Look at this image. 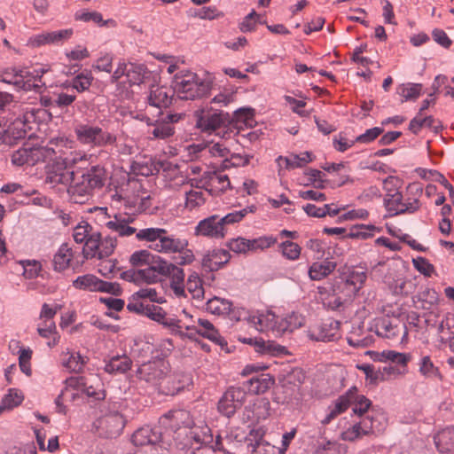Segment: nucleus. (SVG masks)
I'll list each match as a JSON object with an SVG mask.
<instances>
[{
  "label": "nucleus",
  "instance_id": "4c0bfd02",
  "mask_svg": "<svg viewBox=\"0 0 454 454\" xmlns=\"http://www.w3.org/2000/svg\"><path fill=\"white\" fill-rule=\"evenodd\" d=\"M336 268V263L330 261L314 262L309 269V277L311 280H321L330 275Z\"/></svg>",
  "mask_w": 454,
  "mask_h": 454
},
{
  "label": "nucleus",
  "instance_id": "338daca9",
  "mask_svg": "<svg viewBox=\"0 0 454 454\" xmlns=\"http://www.w3.org/2000/svg\"><path fill=\"white\" fill-rule=\"evenodd\" d=\"M277 241L278 239L273 236H262L257 239H250L251 251L269 248L277 243Z\"/></svg>",
  "mask_w": 454,
  "mask_h": 454
},
{
  "label": "nucleus",
  "instance_id": "9b49d317",
  "mask_svg": "<svg viewBox=\"0 0 454 454\" xmlns=\"http://www.w3.org/2000/svg\"><path fill=\"white\" fill-rule=\"evenodd\" d=\"M76 160L75 157L56 159L47 166L45 182L52 185H68L74 178V171L70 166L76 163Z\"/></svg>",
  "mask_w": 454,
  "mask_h": 454
},
{
  "label": "nucleus",
  "instance_id": "473e14b6",
  "mask_svg": "<svg viewBox=\"0 0 454 454\" xmlns=\"http://www.w3.org/2000/svg\"><path fill=\"white\" fill-rule=\"evenodd\" d=\"M363 230H370L374 231L375 227L373 225H356L350 229L348 232L345 228L341 227H325L323 232L328 235H343L344 237L355 239H367L371 236L370 233L364 231Z\"/></svg>",
  "mask_w": 454,
  "mask_h": 454
},
{
  "label": "nucleus",
  "instance_id": "7ed1b4c3",
  "mask_svg": "<svg viewBox=\"0 0 454 454\" xmlns=\"http://www.w3.org/2000/svg\"><path fill=\"white\" fill-rule=\"evenodd\" d=\"M106 173L104 167L95 165L81 172H74L67 192L74 203L82 204L92 196L94 190L105 185Z\"/></svg>",
  "mask_w": 454,
  "mask_h": 454
},
{
  "label": "nucleus",
  "instance_id": "bf43d9fd",
  "mask_svg": "<svg viewBox=\"0 0 454 454\" xmlns=\"http://www.w3.org/2000/svg\"><path fill=\"white\" fill-rule=\"evenodd\" d=\"M204 193L200 191L190 190L185 192V207L192 210L205 203Z\"/></svg>",
  "mask_w": 454,
  "mask_h": 454
},
{
  "label": "nucleus",
  "instance_id": "423d86ee",
  "mask_svg": "<svg viewBox=\"0 0 454 454\" xmlns=\"http://www.w3.org/2000/svg\"><path fill=\"white\" fill-rule=\"evenodd\" d=\"M149 264L153 269L157 282L168 278L170 280V288L175 295L177 297H184L185 295L184 272L182 268L157 254H154L153 259Z\"/></svg>",
  "mask_w": 454,
  "mask_h": 454
},
{
  "label": "nucleus",
  "instance_id": "680f3d73",
  "mask_svg": "<svg viewBox=\"0 0 454 454\" xmlns=\"http://www.w3.org/2000/svg\"><path fill=\"white\" fill-rule=\"evenodd\" d=\"M93 228L86 222H82L74 229L73 237L76 243H83L93 232Z\"/></svg>",
  "mask_w": 454,
  "mask_h": 454
},
{
  "label": "nucleus",
  "instance_id": "0e129e2a",
  "mask_svg": "<svg viewBox=\"0 0 454 454\" xmlns=\"http://www.w3.org/2000/svg\"><path fill=\"white\" fill-rule=\"evenodd\" d=\"M21 264L23 266V276L26 278L32 279L38 277L41 271V263L38 261L27 260L21 262Z\"/></svg>",
  "mask_w": 454,
  "mask_h": 454
},
{
  "label": "nucleus",
  "instance_id": "13d9d810",
  "mask_svg": "<svg viewBox=\"0 0 454 454\" xmlns=\"http://www.w3.org/2000/svg\"><path fill=\"white\" fill-rule=\"evenodd\" d=\"M189 15L192 17H198L201 20H215L223 16V13L218 11L215 6L203 7L200 10L190 11Z\"/></svg>",
  "mask_w": 454,
  "mask_h": 454
},
{
  "label": "nucleus",
  "instance_id": "3c124183",
  "mask_svg": "<svg viewBox=\"0 0 454 454\" xmlns=\"http://www.w3.org/2000/svg\"><path fill=\"white\" fill-rule=\"evenodd\" d=\"M93 379L96 381L95 384H90V380L86 378L85 386H83L82 388V393L95 400H103L106 397V394L102 388L100 380L97 376L93 377Z\"/></svg>",
  "mask_w": 454,
  "mask_h": 454
},
{
  "label": "nucleus",
  "instance_id": "79ce46f5",
  "mask_svg": "<svg viewBox=\"0 0 454 454\" xmlns=\"http://www.w3.org/2000/svg\"><path fill=\"white\" fill-rule=\"evenodd\" d=\"M24 399L20 391L15 388L9 389V393L5 395L0 404V414L5 411L12 410L19 406Z\"/></svg>",
  "mask_w": 454,
  "mask_h": 454
},
{
  "label": "nucleus",
  "instance_id": "4468645a",
  "mask_svg": "<svg viewBox=\"0 0 454 454\" xmlns=\"http://www.w3.org/2000/svg\"><path fill=\"white\" fill-rule=\"evenodd\" d=\"M247 391L241 387H229L220 398L217 409L227 418L232 417L240 409L246 400Z\"/></svg>",
  "mask_w": 454,
  "mask_h": 454
},
{
  "label": "nucleus",
  "instance_id": "4d7b16f0",
  "mask_svg": "<svg viewBox=\"0 0 454 454\" xmlns=\"http://www.w3.org/2000/svg\"><path fill=\"white\" fill-rule=\"evenodd\" d=\"M153 256L154 254L148 250H138L130 255L129 262L133 267H145L151 262Z\"/></svg>",
  "mask_w": 454,
  "mask_h": 454
},
{
  "label": "nucleus",
  "instance_id": "6e6d98bb",
  "mask_svg": "<svg viewBox=\"0 0 454 454\" xmlns=\"http://www.w3.org/2000/svg\"><path fill=\"white\" fill-rule=\"evenodd\" d=\"M279 249L284 257L290 261H295L300 257L301 247L293 241H284L279 245Z\"/></svg>",
  "mask_w": 454,
  "mask_h": 454
},
{
  "label": "nucleus",
  "instance_id": "393cba45",
  "mask_svg": "<svg viewBox=\"0 0 454 454\" xmlns=\"http://www.w3.org/2000/svg\"><path fill=\"white\" fill-rule=\"evenodd\" d=\"M133 222V218L130 216L115 215L113 219L107 221L105 225L110 231L116 232L120 237H129L135 234L137 239V233L142 230H137L134 227L129 226V223Z\"/></svg>",
  "mask_w": 454,
  "mask_h": 454
},
{
  "label": "nucleus",
  "instance_id": "f257e3e1",
  "mask_svg": "<svg viewBox=\"0 0 454 454\" xmlns=\"http://www.w3.org/2000/svg\"><path fill=\"white\" fill-rule=\"evenodd\" d=\"M165 434L172 437L174 444L179 450L193 449L195 450H212L213 451L223 450V438L221 434L214 439L209 427L199 420L194 426H182L176 428H165Z\"/></svg>",
  "mask_w": 454,
  "mask_h": 454
},
{
  "label": "nucleus",
  "instance_id": "0eeeda50",
  "mask_svg": "<svg viewBox=\"0 0 454 454\" xmlns=\"http://www.w3.org/2000/svg\"><path fill=\"white\" fill-rule=\"evenodd\" d=\"M77 141L90 147H105L116 143V136L99 126L79 123L74 127Z\"/></svg>",
  "mask_w": 454,
  "mask_h": 454
},
{
  "label": "nucleus",
  "instance_id": "dca6fc26",
  "mask_svg": "<svg viewBox=\"0 0 454 454\" xmlns=\"http://www.w3.org/2000/svg\"><path fill=\"white\" fill-rule=\"evenodd\" d=\"M74 34L72 28L43 31L40 34L31 36L28 44L32 47H41L44 45H61L71 38Z\"/></svg>",
  "mask_w": 454,
  "mask_h": 454
},
{
  "label": "nucleus",
  "instance_id": "69168bd1",
  "mask_svg": "<svg viewBox=\"0 0 454 454\" xmlns=\"http://www.w3.org/2000/svg\"><path fill=\"white\" fill-rule=\"evenodd\" d=\"M138 285H152L157 283L156 275L151 264L145 265L142 269H137Z\"/></svg>",
  "mask_w": 454,
  "mask_h": 454
},
{
  "label": "nucleus",
  "instance_id": "c756f323",
  "mask_svg": "<svg viewBox=\"0 0 454 454\" xmlns=\"http://www.w3.org/2000/svg\"><path fill=\"white\" fill-rule=\"evenodd\" d=\"M76 258L75 252L67 243H63L53 256V270L58 272L64 271L69 266L71 262Z\"/></svg>",
  "mask_w": 454,
  "mask_h": 454
},
{
  "label": "nucleus",
  "instance_id": "ea45409f",
  "mask_svg": "<svg viewBox=\"0 0 454 454\" xmlns=\"http://www.w3.org/2000/svg\"><path fill=\"white\" fill-rule=\"evenodd\" d=\"M64 356L67 357L62 361L63 366L74 372H81L88 361L87 357L78 352L67 351Z\"/></svg>",
  "mask_w": 454,
  "mask_h": 454
},
{
  "label": "nucleus",
  "instance_id": "aec40b11",
  "mask_svg": "<svg viewBox=\"0 0 454 454\" xmlns=\"http://www.w3.org/2000/svg\"><path fill=\"white\" fill-rule=\"evenodd\" d=\"M198 325L200 328H197L193 325H184V327L186 332L185 333H192V338H195L196 334L201 335L204 338L210 340L218 345H226V341L221 337L218 331L215 328L214 325L209 322L207 319L199 318Z\"/></svg>",
  "mask_w": 454,
  "mask_h": 454
},
{
  "label": "nucleus",
  "instance_id": "6ab92c4d",
  "mask_svg": "<svg viewBox=\"0 0 454 454\" xmlns=\"http://www.w3.org/2000/svg\"><path fill=\"white\" fill-rule=\"evenodd\" d=\"M247 323L253 325L259 332H271L274 336L277 335V326L279 317L272 311L257 312L249 314L245 317Z\"/></svg>",
  "mask_w": 454,
  "mask_h": 454
},
{
  "label": "nucleus",
  "instance_id": "5fc2aeb1",
  "mask_svg": "<svg viewBox=\"0 0 454 454\" xmlns=\"http://www.w3.org/2000/svg\"><path fill=\"white\" fill-rule=\"evenodd\" d=\"M356 391V387H353L345 394L340 395L334 403L333 406H331L333 411L339 415L344 412L348 406L352 403L353 398L355 397V394Z\"/></svg>",
  "mask_w": 454,
  "mask_h": 454
},
{
  "label": "nucleus",
  "instance_id": "c9c22d12",
  "mask_svg": "<svg viewBox=\"0 0 454 454\" xmlns=\"http://www.w3.org/2000/svg\"><path fill=\"white\" fill-rule=\"evenodd\" d=\"M439 452L449 453L454 450V427L443 429L434 438Z\"/></svg>",
  "mask_w": 454,
  "mask_h": 454
},
{
  "label": "nucleus",
  "instance_id": "9d476101",
  "mask_svg": "<svg viewBox=\"0 0 454 454\" xmlns=\"http://www.w3.org/2000/svg\"><path fill=\"white\" fill-rule=\"evenodd\" d=\"M55 155L54 148L49 145L22 147L12 154V162L19 167L24 165L34 166L40 161L52 159Z\"/></svg>",
  "mask_w": 454,
  "mask_h": 454
},
{
  "label": "nucleus",
  "instance_id": "c03bdc74",
  "mask_svg": "<svg viewBox=\"0 0 454 454\" xmlns=\"http://www.w3.org/2000/svg\"><path fill=\"white\" fill-rule=\"evenodd\" d=\"M256 207L254 205L248 206L243 209L229 213L224 216H220V221L227 232L228 225L239 223L248 213H254Z\"/></svg>",
  "mask_w": 454,
  "mask_h": 454
},
{
  "label": "nucleus",
  "instance_id": "f8f14e48",
  "mask_svg": "<svg viewBox=\"0 0 454 454\" xmlns=\"http://www.w3.org/2000/svg\"><path fill=\"white\" fill-rule=\"evenodd\" d=\"M160 116L156 120L145 117V121L150 129L148 135L156 139H166L172 137L175 133L174 124L177 123L184 117V114H167L160 112Z\"/></svg>",
  "mask_w": 454,
  "mask_h": 454
},
{
  "label": "nucleus",
  "instance_id": "f03ea898",
  "mask_svg": "<svg viewBox=\"0 0 454 454\" xmlns=\"http://www.w3.org/2000/svg\"><path fill=\"white\" fill-rule=\"evenodd\" d=\"M137 240L148 243V247L161 254H179L177 263L190 264L194 261V254L188 249V240L170 235L164 228H144L137 233Z\"/></svg>",
  "mask_w": 454,
  "mask_h": 454
},
{
  "label": "nucleus",
  "instance_id": "5701e85b",
  "mask_svg": "<svg viewBox=\"0 0 454 454\" xmlns=\"http://www.w3.org/2000/svg\"><path fill=\"white\" fill-rule=\"evenodd\" d=\"M192 383L190 375L184 373H176L163 378L160 384L159 392L166 395H175L184 390Z\"/></svg>",
  "mask_w": 454,
  "mask_h": 454
},
{
  "label": "nucleus",
  "instance_id": "2f4dec72",
  "mask_svg": "<svg viewBox=\"0 0 454 454\" xmlns=\"http://www.w3.org/2000/svg\"><path fill=\"white\" fill-rule=\"evenodd\" d=\"M275 380L270 374H259L253 376L244 383V389L254 395L265 393L274 384Z\"/></svg>",
  "mask_w": 454,
  "mask_h": 454
},
{
  "label": "nucleus",
  "instance_id": "7c9ffc66",
  "mask_svg": "<svg viewBox=\"0 0 454 454\" xmlns=\"http://www.w3.org/2000/svg\"><path fill=\"white\" fill-rule=\"evenodd\" d=\"M230 259L231 254L228 250L217 248L204 255L202 264L204 267L208 268L209 270L214 271L222 268Z\"/></svg>",
  "mask_w": 454,
  "mask_h": 454
},
{
  "label": "nucleus",
  "instance_id": "2eb2a0df",
  "mask_svg": "<svg viewBox=\"0 0 454 454\" xmlns=\"http://www.w3.org/2000/svg\"><path fill=\"white\" fill-rule=\"evenodd\" d=\"M168 372V364L164 360H155L143 364L137 369V377L145 382L158 387L160 390V384L162 383L163 378Z\"/></svg>",
  "mask_w": 454,
  "mask_h": 454
},
{
  "label": "nucleus",
  "instance_id": "49530a36",
  "mask_svg": "<svg viewBox=\"0 0 454 454\" xmlns=\"http://www.w3.org/2000/svg\"><path fill=\"white\" fill-rule=\"evenodd\" d=\"M435 120L432 116L422 117V114L418 113L417 115L410 121L409 130L417 135L419 133L423 127L434 129L437 131V127L434 126Z\"/></svg>",
  "mask_w": 454,
  "mask_h": 454
},
{
  "label": "nucleus",
  "instance_id": "e2e57ef3",
  "mask_svg": "<svg viewBox=\"0 0 454 454\" xmlns=\"http://www.w3.org/2000/svg\"><path fill=\"white\" fill-rule=\"evenodd\" d=\"M382 356L394 364L406 365L411 359V356L406 353H401L395 350H385L382 352Z\"/></svg>",
  "mask_w": 454,
  "mask_h": 454
},
{
  "label": "nucleus",
  "instance_id": "052dcab7",
  "mask_svg": "<svg viewBox=\"0 0 454 454\" xmlns=\"http://www.w3.org/2000/svg\"><path fill=\"white\" fill-rule=\"evenodd\" d=\"M226 247L236 254H246L251 251L250 239L241 237L231 239L226 243Z\"/></svg>",
  "mask_w": 454,
  "mask_h": 454
},
{
  "label": "nucleus",
  "instance_id": "1a4fd4ad",
  "mask_svg": "<svg viewBox=\"0 0 454 454\" xmlns=\"http://www.w3.org/2000/svg\"><path fill=\"white\" fill-rule=\"evenodd\" d=\"M34 118L33 114L26 113L22 116H18L3 123V130H1L2 143L12 145L18 140L24 138L27 132L32 129L31 122Z\"/></svg>",
  "mask_w": 454,
  "mask_h": 454
},
{
  "label": "nucleus",
  "instance_id": "f3484780",
  "mask_svg": "<svg viewBox=\"0 0 454 454\" xmlns=\"http://www.w3.org/2000/svg\"><path fill=\"white\" fill-rule=\"evenodd\" d=\"M194 235L215 239L224 238L226 231L220 221V215H213L200 220L194 229Z\"/></svg>",
  "mask_w": 454,
  "mask_h": 454
},
{
  "label": "nucleus",
  "instance_id": "a878e982",
  "mask_svg": "<svg viewBox=\"0 0 454 454\" xmlns=\"http://www.w3.org/2000/svg\"><path fill=\"white\" fill-rule=\"evenodd\" d=\"M174 87L152 86L147 98L150 106L161 108L171 105L174 97Z\"/></svg>",
  "mask_w": 454,
  "mask_h": 454
},
{
  "label": "nucleus",
  "instance_id": "a19ab883",
  "mask_svg": "<svg viewBox=\"0 0 454 454\" xmlns=\"http://www.w3.org/2000/svg\"><path fill=\"white\" fill-rule=\"evenodd\" d=\"M99 279L93 274H85L77 277L73 281V286L79 290H84L88 292H98Z\"/></svg>",
  "mask_w": 454,
  "mask_h": 454
},
{
  "label": "nucleus",
  "instance_id": "4be33fe9",
  "mask_svg": "<svg viewBox=\"0 0 454 454\" xmlns=\"http://www.w3.org/2000/svg\"><path fill=\"white\" fill-rule=\"evenodd\" d=\"M340 323L336 320H329L311 328L309 337L317 341H333L338 339Z\"/></svg>",
  "mask_w": 454,
  "mask_h": 454
},
{
  "label": "nucleus",
  "instance_id": "a18cd8bd",
  "mask_svg": "<svg viewBox=\"0 0 454 454\" xmlns=\"http://www.w3.org/2000/svg\"><path fill=\"white\" fill-rule=\"evenodd\" d=\"M232 303L224 299L214 297L207 302V310L215 315H226L231 310Z\"/></svg>",
  "mask_w": 454,
  "mask_h": 454
},
{
  "label": "nucleus",
  "instance_id": "e433bc0d",
  "mask_svg": "<svg viewBox=\"0 0 454 454\" xmlns=\"http://www.w3.org/2000/svg\"><path fill=\"white\" fill-rule=\"evenodd\" d=\"M100 238V232L93 231L91 235L83 242L84 246L82 251L83 259L82 262H83L84 260L90 258L97 257L99 259Z\"/></svg>",
  "mask_w": 454,
  "mask_h": 454
},
{
  "label": "nucleus",
  "instance_id": "f704fd0d",
  "mask_svg": "<svg viewBox=\"0 0 454 454\" xmlns=\"http://www.w3.org/2000/svg\"><path fill=\"white\" fill-rule=\"evenodd\" d=\"M303 325V318L296 314L291 313L286 317H279L277 326V335L281 336L286 333H292Z\"/></svg>",
  "mask_w": 454,
  "mask_h": 454
},
{
  "label": "nucleus",
  "instance_id": "ddd939ff",
  "mask_svg": "<svg viewBox=\"0 0 454 454\" xmlns=\"http://www.w3.org/2000/svg\"><path fill=\"white\" fill-rule=\"evenodd\" d=\"M146 311L148 318L163 325L172 335L178 336L181 339L192 338V333H185L183 331L184 325L181 320L173 317H168L166 311L161 307L151 304Z\"/></svg>",
  "mask_w": 454,
  "mask_h": 454
},
{
  "label": "nucleus",
  "instance_id": "20e7f679",
  "mask_svg": "<svg viewBox=\"0 0 454 454\" xmlns=\"http://www.w3.org/2000/svg\"><path fill=\"white\" fill-rule=\"evenodd\" d=\"M174 91L180 99L194 100L206 97L211 89L209 82L200 79L191 71H180L173 80Z\"/></svg>",
  "mask_w": 454,
  "mask_h": 454
},
{
  "label": "nucleus",
  "instance_id": "864d4df0",
  "mask_svg": "<svg viewBox=\"0 0 454 454\" xmlns=\"http://www.w3.org/2000/svg\"><path fill=\"white\" fill-rule=\"evenodd\" d=\"M93 81V76L90 72H82L74 76L71 82V86L77 92H83L89 90Z\"/></svg>",
  "mask_w": 454,
  "mask_h": 454
},
{
  "label": "nucleus",
  "instance_id": "a211bd4d",
  "mask_svg": "<svg viewBox=\"0 0 454 454\" xmlns=\"http://www.w3.org/2000/svg\"><path fill=\"white\" fill-rule=\"evenodd\" d=\"M163 434L160 427L145 426L138 428L132 435V442L136 446H163Z\"/></svg>",
  "mask_w": 454,
  "mask_h": 454
},
{
  "label": "nucleus",
  "instance_id": "72a5a7b5",
  "mask_svg": "<svg viewBox=\"0 0 454 454\" xmlns=\"http://www.w3.org/2000/svg\"><path fill=\"white\" fill-rule=\"evenodd\" d=\"M270 403L266 398H258L253 403L252 406H247L246 411H247V419L251 420H262L265 419L270 415Z\"/></svg>",
  "mask_w": 454,
  "mask_h": 454
},
{
  "label": "nucleus",
  "instance_id": "6e6552de",
  "mask_svg": "<svg viewBox=\"0 0 454 454\" xmlns=\"http://www.w3.org/2000/svg\"><path fill=\"white\" fill-rule=\"evenodd\" d=\"M44 73L45 70L43 68L34 70L33 72L28 69H12L11 71H5L0 74V81L8 84H12L19 90H37L40 88V85L36 83V82H41V78Z\"/></svg>",
  "mask_w": 454,
  "mask_h": 454
},
{
  "label": "nucleus",
  "instance_id": "bb28decb",
  "mask_svg": "<svg viewBox=\"0 0 454 454\" xmlns=\"http://www.w3.org/2000/svg\"><path fill=\"white\" fill-rule=\"evenodd\" d=\"M243 343H247L254 347L256 352L263 355L277 356L282 354L285 347L276 344L271 340H264L262 338H239Z\"/></svg>",
  "mask_w": 454,
  "mask_h": 454
},
{
  "label": "nucleus",
  "instance_id": "774afa93",
  "mask_svg": "<svg viewBox=\"0 0 454 454\" xmlns=\"http://www.w3.org/2000/svg\"><path fill=\"white\" fill-rule=\"evenodd\" d=\"M352 403H354V407L352 408L353 412L359 416H363L372 404L371 401L364 395H358L357 390L356 391Z\"/></svg>",
  "mask_w": 454,
  "mask_h": 454
},
{
  "label": "nucleus",
  "instance_id": "8fccbe9b",
  "mask_svg": "<svg viewBox=\"0 0 454 454\" xmlns=\"http://www.w3.org/2000/svg\"><path fill=\"white\" fill-rule=\"evenodd\" d=\"M421 83H403L397 87V93L403 98V100H415L417 99L421 92Z\"/></svg>",
  "mask_w": 454,
  "mask_h": 454
},
{
  "label": "nucleus",
  "instance_id": "603ef678",
  "mask_svg": "<svg viewBox=\"0 0 454 454\" xmlns=\"http://www.w3.org/2000/svg\"><path fill=\"white\" fill-rule=\"evenodd\" d=\"M145 67L143 65L129 63L126 73V80L130 86L139 85L143 82Z\"/></svg>",
  "mask_w": 454,
  "mask_h": 454
},
{
  "label": "nucleus",
  "instance_id": "c85d7f7f",
  "mask_svg": "<svg viewBox=\"0 0 454 454\" xmlns=\"http://www.w3.org/2000/svg\"><path fill=\"white\" fill-rule=\"evenodd\" d=\"M374 327L377 335L387 339H394L397 337L400 332L403 329H405L404 325H400L398 324H395L387 317L377 318L374 323Z\"/></svg>",
  "mask_w": 454,
  "mask_h": 454
},
{
  "label": "nucleus",
  "instance_id": "39448f33",
  "mask_svg": "<svg viewBox=\"0 0 454 454\" xmlns=\"http://www.w3.org/2000/svg\"><path fill=\"white\" fill-rule=\"evenodd\" d=\"M196 127L203 132L211 133L217 131L216 135L225 141L238 134L231 128H226L225 124L230 121L229 114L223 111H213L212 109H200L195 112Z\"/></svg>",
  "mask_w": 454,
  "mask_h": 454
},
{
  "label": "nucleus",
  "instance_id": "cd10ccee",
  "mask_svg": "<svg viewBox=\"0 0 454 454\" xmlns=\"http://www.w3.org/2000/svg\"><path fill=\"white\" fill-rule=\"evenodd\" d=\"M366 273L356 269H348L341 274V280L348 288V295H355L363 286L366 280Z\"/></svg>",
  "mask_w": 454,
  "mask_h": 454
},
{
  "label": "nucleus",
  "instance_id": "412c9836",
  "mask_svg": "<svg viewBox=\"0 0 454 454\" xmlns=\"http://www.w3.org/2000/svg\"><path fill=\"white\" fill-rule=\"evenodd\" d=\"M159 422L164 428L194 426V423H198L193 419L189 411L183 409L169 411L160 418Z\"/></svg>",
  "mask_w": 454,
  "mask_h": 454
},
{
  "label": "nucleus",
  "instance_id": "b1692460",
  "mask_svg": "<svg viewBox=\"0 0 454 454\" xmlns=\"http://www.w3.org/2000/svg\"><path fill=\"white\" fill-rule=\"evenodd\" d=\"M98 427L106 437L114 438L122 432L125 427V419L121 413L111 412L100 418Z\"/></svg>",
  "mask_w": 454,
  "mask_h": 454
},
{
  "label": "nucleus",
  "instance_id": "09e8293b",
  "mask_svg": "<svg viewBox=\"0 0 454 454\" xmlns=\"http://www.w3.org/2000/svg\"><path fill=\"white\" fill-rule=\"evenodd\" d=\"M278 160H284L287 168H301L312 161V154L309 152H303L301 154H294L290 157L279 156Z\"/></svg>",
  "mask_w": 454,
  "mask_h": 454
},
{
  "label": "nucleus",
  "instance_id": "58836bf2",
  "mask_svg": "<svg viewBox=\"0 0 454 454\" xmlns=\"http://www.w3.org/2000/svg\"><path fill=\"white\" fill-rule=\"evenodd\" d=\"M131 360L127 356H113L105 365L108 373H124L130 369Z\"/></svg>",
  "mask_w": 454,
  "mask_h": 454
},
{
  "label": "nucleus",
  "instance_id": "de8ad7c7",
  "mask_svg": "<svg viewBox=\"0 0 454 454\" xmlns=\"http://www.w3.org/2000/svg\"><path fill=\"white\" fill-rule=\"evenodd\" d=\"M347 448L335 441L317 442L314 454H345Z\"/></svg>",
  "mask_w": 454,
  "mask_h": 454
},
{
  "label": "nucleus",
  "instance_id": "37998d69",
  "mask_svg": "<svg viewBox=\"0 0 454 454\" xmlns=\"http://www.w3.org/2000/svg\"><path fill=\"white\" fill-rule=\"evenodd\" d=\"M419 372L422 376L427 379L438 378L442 379V375L438 367L434 366L431 357L429 356H424L419 359L418 364Z\"/></svg>",
  "mask_w": 454,
  "mask_h": 454
}]
</instances>
